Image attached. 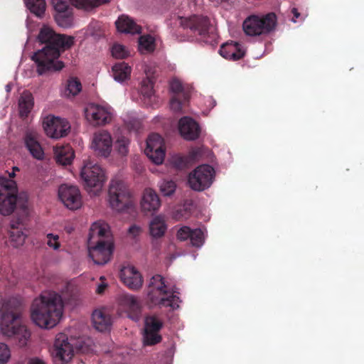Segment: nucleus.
<instances>
[{
	"label": "nucleus",
	"instance_id": "1",
	"mask_svg": "<svg viewBox=\"0 0 364 364\" xmlns=\"http://www.w3.org/2000/svg\"><path fill=\"white\" fill-rule=\"evenodd\" d=\"M38 39L41 43L46 44L32 56V60L37 65L38 73L42 75L60 70L64 67L63 62L58 60L60 52L73 45L74 38L56 34L50 27L43 26L40 30Z\"/></svg>",
	"mask_w": 364,
	"mask_h": 364
},
{
	"label": "nucleus",
	"instance_id": "2",
	"mask_svg": "<svg viewBox=\"0 0 364 364\" xmlns=\"http://www.w3.org/2000/svg\"><path fill=\"white\" fill-rule=\"evenodd\" d=\"M21 303L16 298H4L0 294V333L9 338H14L20 347L26 346L31 333L20 323Z\"/></svg>",
	"mask_w": 364,
	"mask_h": 364
},
{
	"label": "nucleus",
	"instance_id": "3",
	"mask_svg": "<svg viewBox=\"0 0 364 364\" xmlns=\"http://www.w3.org/2000/svg\"><path fill=\"white\" fill-rule=\"evenodd\" d=\"M63 314V302L60 294L46 291L36 298L31 308L33 322L41 328L50 329L60 321Z\"/></svg>",
	"mask_w": 364,
	"mask_h": 364
},
{
	"label": "nucleus",
	"instance_id": "4",
	"mask_svg": "<svg viewBox=\"0 0 364 364\" xmlns=\"http://www.w3.org/2000/svg\"><path fill=\"white\" fill-rule=\"evenodd\" d=\"M113 251L114 243L108 224L101 221L93 223L88 237L90 257L95 264L104 265L110 260Z\"/></svg>",
	"mask_w": 364,
	"mask_h": 364
},
{
	"label": "nucleus",
	"instance_id": "5",
	"mask_svg": "<svg viewBox=\"0 0 364 364\" xmlns=\"http://www.w3.org/2000/svg\"><path fill=\"white\" fill-rule=\"evenodd\" d=\"M178 289L172 285L160 274L154 275L148 284L147 297L152 305L160 308H170L175 310L179 308L181 302L174 294H179Z\"/></svg>",
	"mask_w": 364,
	"mask_h": 364
},
{
	"label": "nucleus",
	"instance_id": "6",
	"mask_svg": "<svg viewBox=\"0 0 364 364\" xmlns=\"http://www.w3.org/2000/svg\"><path fill=\"white\" fill-rule=\"evenodd\" d=\"M108 202L112 209L122 212L134 206L132 194L121 179L111 180L108 191Z\"/></svg>",
	"mask_w": 364,
	"mask_h": 364
},
{
	"label": "nucleus",
	"instance_id": "7",
	"mask_svg": "<svg viewBox=\"0 0 364 364\" xmlns=\"http://www.w3.org/2000/svg\"><path fill=\"white\" fill-rule=\"evenodd\" d=\"M80 177L85 189L90 194H98L107 179L104 168L91 161L85 162L80 171Z\"/></svg>",
	"mask_w": 364,
	"mask_h": 364
},
{
	"label": "nucleus",
	"instance_id": "8",
	"mask_svg": "<svg viewBox=\"0 0 364 364\" xmlns=\"http://www.w3.org/2000/svg\"><path fill=\"white\" fill-rule=\"evenodd\" d=\"M277 25V16L274 13L264 16L252 15L243 22L242 28L246 35L257 36L269 33Z\"/></svg>",
	"mask_w": 364,
	"mask_h": 364
},
{
	"label": "nucleus",
	"instance_id": "9",
	"mask_svg": "<svg viewBox=\"0 0 364 364\" xmlns=\"http://www.w3.org/2000/svg\"><path fill=\"white\" fill-rule=\"evenodd\" d=\"M214 177L215 170L211 166L200 165L189 173L188 184L195 191H203L212 185Z\"/></svg>",
	"mask_w": 364,
	"mask_h": 364
},
{
	"label": "nucleus",
	"instance_id": "10",
	"mask_svg": "<svg viewBox=\"0 0 364 364\" xmlns=\"http://www.w3.org/2000/svg\"><path fill=\"white\" fill-rule=\"evenodd\" d=\"M112 109L108 105L90 103L85 108V116L93 126H102L109 123L112 117Z\"/></svg>",
	"mask_w": 364,
	"mask_h": 364
},
{
	"label": "nucleus",
	"instance_id": "11",
	"mask_svg": "<svg viewBox=\"0 0 364 364\" xmlns=\"http://www.w3.org/2000/svg\"><path fill=\"white\" fill-rule=\"evenodd\" d=\"M51 355L55 364H64L71 360L74 349L65 335L60 333L56 336Z\"/></svg>",
	"mask_w": 364,
	"mask_h": 364
},
{
	"label": "nucleus",
	"instance_id": "12",
	"mask_svg": "<svg viewBox=\"0 0 364 364\" xmlns=\"http://www.w3.org/2000/svg\"><path fill=\"white\" fill-rule=\"evenodd\" d=\"M146 142L145 154L155 164H161L165 157L163 138L159 134L153 133L149 135Z\"/></svg>",
	"mask_w": 364,
	"mask_h": 364
},
{
	"label": "nucleus",
	"instance_id": "13",
	"mask_svg": "<svg viewBox=\"0 0 364 364\" xmlns=\"http://www.w3.org/2000/svg\"><path fill=\"white\" fill-rule=\"evenodd\" d=\"M146 77L142 80L139 90L140 99L144 106L155 107L159 105V100L154 90V73L151 70H144Z\"/></svg>",
	"mask_w": 364,
	"mask_h": 364
},
{
	"label": "nucleus",
	"instance_id": "14",
	"mask_svg": "<svg viewBox=\"0 0 364 364\" xmlns=\"http://www.w3.org/2000/svg\"><path fill=\"white\" fill-rule=\"evenodd\" d=\"M43 129L47 136L52 139H58L68 134L70 125L65 119L55 116H48L44 119Z\"/></svg>",
	"mask_w": 364,
	"mask_h": 364
},
{
	"label": "nucleus",
	"instance_id": "15",
	"mask_svg": "<svg viewBox=\"0 0 364 364\" xmlns=\"http://www.w3.org/2000/svg\"><path fill=\"white\" fill-rule=\"evenodd\" d=\"M178 21L179 24L185 28H190L194 33L198 34L205 43H210L208 39H206V36L209 33V19L207 17L193 16L190 18L178 17Z\"/></svg>",
	"mask_w": 364,
	"mask_h": 364
},
{
	"label": "nucleus",
	"instance_id": "16",
	"mask_svg": "<svg viewBox=\"0 0 364 364\" xmlns=\"http://www.w3.org/2000/svg\"><path fill=\"white\" fill-rule=\"evenodd\" d=\"M58 197L63 205L70 210H77L82 205V196L76 186L61 185L58 189Z\"/></svg>",
	"mask_w": 364,
	"mask_h": 364
},
{
	"label": "nucleus",
	"instance_id": "17",
	"mask_svg": "<svg viewBox=\"0 0 364 364\" xmlns=\"http://www.w3.org/2000/svg\"><path fill=\"white\" fill-rule=\"evenodd\" d=\"M109 0H51L56 13L73 9L71 4L78 9L89 11Z\"/></svg>",
	"mask_w": 364,
	"mask_h": 364
},
{
	"label": "nucleus",
	"instance_id": "18",
	"mask_svg": "<svg viewBox=\"0 0 364 364\" xmlns=\"http://www.w3.org/2000/svg\"><path fill=\"white\" fill-rule=\"evenodd\" d=\"M112 143L111 134L105 130H101L94 134L92 139L91 149L98 155L107 158L111 154Z\"/></svg>",
	"mask_w": 364,
	"mask_h": 364
},
{
	"label": "nucleus",
	"instance_id": "19",
	"mask_svg": "<svg viewBox=\"0 0 364 364\" xmlns=\"http://www.w3.org/2000/svg\"><path fill=\"white\" fill-rule=\"evenodd\" d=\"M144 341L146 345H154L159 343L161 337L158 331L162 327V323L154 316L145 318Z\"/></svg>",
	"mask_w": 364,
	"mask_h": 364
},
{
	"label": "nucleus",
	"instance_id": "20",
	"mask_svg": "<svg viewBox=\"0 0 364 364\" xmlns=\"http://www.w3.org/2000/svg\"><path fill=\"white\" fill-rule=\"evenodd\" d=\"M120 278L123 283L132 290H138L143 285L141 273L132 265L124 266L121 269Z\"/></svg>",
	"mask_w": 364,
	"mask_h": 364
},
{
	"label": "nucleus",
	"instance_id": "21",
	"mask_svg": "<svg viewBox=\"0 0 364 364\" xmlns=\"http://www.w3.org/2000/svg\"><path fill=\"white\" fill-rule=\"evenodd\" d=\"M140 206L141 211L145 214L153 215L161 207V200L159 195L152 188H146L142 194Z\"/></svg>",
	"mask_w": 364,
	"mask_h": 364
},
{
	"label": "nucleus",
	"instance_id": "22",
	"mask_svg": "<svg viewBox=\"0 0 364 364\" xmlns=\"http://www.w3.org/2000/svg\"><path fill=\"white\" fill-rule=\"evenodd\" d=\"M27 234L26 225L22 219H14L11 222L9 230V242L14 247H18L23 245Z\"/></svg>",
	"mask_w": 364,
	"mask_h": 364
},
{
	"label": "nucleus",
	"instance_id": "23",
	"mask_svg": "<svg viewBox=\"0 0 364 364\" xmlns=\"http://www.w3.org/2000/svg\"><path fill=\"white\" fill-rule=\"evenodd\" d=\"M178 130L181 136L188 141L198 139L200 132L198 124L189 117H183L179 120Z\"/></svg>",
	"mask_w": 364,
	"mask_h": 364
},
{
	"label": "nucleus",
	"instance_id": "24",
	"mask_svg": "<svg viewBox=\"0 0 364 364\" xmlns=\"http://www.w3.org/2000/svg\"><path fill=\"white\" fill-rule=\"evenodd\" d=\"M24 144L31 154L36 159L41 161L44 159L43 149L38 141L36 134L32 132H27L24 137Z\"/></svg>",
	"mask_w": 364,
	"mask_h": 364
},
{
	"label": "nucleus",
	"instance_id": "25",
	"mask_svg": "<svg viewBox=\"0 0 364 364\" xmlns=\"http://www.w3.org/2000/svg\"><path fill=\"white\" fill-rule=\"evenodd\" d=\"M3 203L0 205V214L2 215H9L18 205L23 212L26 211V200L25 197H4Z\"/></svg>",
	"mask_w": 364,
	"mask_h": 364
},
{
	"label": "nucleus",
	"instance_id": "26",
	"mask_svg": "<svg viewBox=\"0 0 364 364\" xmlns=\"http://www.w3.org/2000/svg\"><path fill=\"white\" fill-rule=\"evenodd\" d=\"M219 53L226 59L237 60L245 55V50L241 44L231 42L223 44L219 50Z\"/></svg>",
	"mask_w": 364,
	"mask_h": 364
},
{
	"label": "nucleus",
	"instance_id": "27",
	"mask_svg": "<svg viewBox=\"0 0 364 364\" xmlns=\"http://www.w3.org/2000/svg\"><path fill=\"white\" fill-rule=\"evenodd\" d=\"M118 31L129 34H139L141 32V27L127 15L120 16L115 22Z\"/></svg>",
	"mask_w": 364,
	"mask_h": 364
},
{
	"label": "nucleus",
	"instance_id": "28",
	"mask_svg": "<svg viewBox=\"0 0 364 364\" xmlns=\"http://www.w3.org/2000/svg\"><path fill=\"white\" fill-rule=\"evenodd\" d=\"M122 305L129 311V317L137 322L140 319L141 304L138 299L131 294H125L122 298Z\"/></svg>",
	"mask_w": 364,
	"mask_h": 364
},
{
	"label": "nucleus",
	"instance_id": "29",
	"mask_svg": "<svg viewBox=\"0 0 364 364\" xmlns=\"http://www.w3.org/2000/svg\"><path fill=\"white\" fill-rule=\"evenodd\" d=\"M92 320L94 327L101 332L109 331L112 324L111 316L102 310L94 311Z\"/></svg>",
	"mask_w": 364,
	"mask_h": 364
},
{
	"label": "nucleus",
	"instance_id": "30",
	"mask_svg": "<svg viewBox=\"0 0 364 364\" xmlns=\"http://www.w3.org/2000/svg\"><path fill=\"white\" fill-rule=\"evenodd\" d=\"M19 197L16 182L14 180L0 177V205L4 197Z\"/></svg>",
	"mask_w": 364,
	"mask_h": 364
},
{
	"label": "nucleus",
	"instance_id": "31",
	"mask_svg": "<svg viewBox=\"0 0 364 364\" xmlns=\"http://www.w3.org/2000/svg\"><path fill=\"white\" fill-rule=\"evenodd\" d=\"M112 70L114 80L119 83H123L129 79L132 68L127 63L121 62L114 65Z\"/></svg>",
	"mask_w": 364,
	"mask_h": 364
},
{
	"label": "nucleus",
	"instance_id": "32",
	"mask_svg": "<svg viewBox=\"0 0 364 364\" xmlns=\"http://www.w3.org/2000/svg\"><path fill=\"white\" fill-rule=\"evenodd\" d=\"M167 229L164 218L156 215L152 218L149 223V232L153 238H159L164 236Z\"/></svg>",
	"mask_w": 364,
	"mask_h": 364
},
{
	"label": "nucleus",
	"instance_id": "33",
	"mask_svg": "<svg viewBox=\"0 0 364 364\" xmlns=\"http://www.w3.org/2000/svg\"><path fill=\"white\" fill-rule=\"evenodd\" d=\"M56 161L63 166L71 164L74 159V152L70 146L56 147L55 149Z\"/></svg>",
	"mask_w": 364,
	"mask_h": 364
},
{
	"label": "nucleus",
	"instance_id": "34",
	"mask_svg": "<svg viewBox=\"0 0 364 364\" xmlns=\"http://www.w3.org/2000/svg\"><path fill=\"white\" fill-rule=\"evenodd\" d=\"M33 97L29 92H23L18 100L19 113L21 117H26L33 107Z\"/></svg>",
	"mask_w": 364,
	"mask_h": 364
},
{
	"label": "nucleus",
	"instance_id": "35",
	"mask_svg": "<svg viewBox=\"0 0 364 364\" xmlns=\"http://www.w3.org/2000/svg\"><path fill=\"white\" fill-rule=\"evenodd\" d=\"M55 20L59 26L64 28H70L73 23V9L56 13Z\"/></svg>",
	"mask_w": 364,
	"mask_h": 364
},
{
	"label": "nucleus",
	"instance_id": "36",
	"mask_svg": "<svg viewBox=\"0 0 364 364\" xmlns=\"http://www.w3.org/2000/svg\"><path fill=\"white\" fill-rule=\"evenodd\" d=\"M26 8L38 17H41L46 10L45 0H23Z\"/></svg>",
	"mask_w": 364,
	"mask_h": 364
},
{
	"label": "nucleus",
	"instance_id": "37",
	"mask_svg": "<svg viewBox=\"0 0 364 364\" xmlns=\"http://www.w3.org/2000/svg\"><path fill=\"white\" fill-rule=\"evenodd\" d=\"M170 90L173 96H182L184 100H188L189 92L186 90L182 82L178 79H173L170 82Z\"/></svg>",
	"mask_w": 364,
	"mask_h": 364
},
{
	"label": "nucleus",
	"instance_id": "38",
	"mask_svg": "<svg viewBox=\"0 0 364 364\" xmlns=\"http://www.w3.org/2000/svg\"><path fill=\"white\" fill-rule=\"evenodd\" d=\"M154 38L150 35L141 36L139 38V49L141 53H149L154 50Z\"/></svg>",
	"mask_w": 364,
	"mask_h": 364
},
{
	"label": "nucleus",
	"instance_id": "39",
	"mask_svg": "<svg viewBox=\"0 0 364 364\" xmlns=\"http://www.w3.org/2000/svg\"><path fill=\"white\" fill-rule=\"evenodd\" d=\"M206 236V230L201 228H196L192 230L190 240L193 246L200 248L204 242Z\"/></svg>",
	"mask_w": 364,
	"mask_h": 364
},
{
	"label": "nucleus",
	"instance_id": "40",
	"mask_svg": "<svg viewBox=\"0 0 364 364\" xmlns=\"http://www.w3.org/2000/svg\"><path fill=\"white\" fill-rule=\"evenodd\" d=\"M82 90V85L76 78H71L68 80L66 88L64 91V96L71 97L77 95Z\"/></svg>",
	"mask_w": 364,
	"mask_h": 364
},
{
	"label": "nucleus",
	"instance_id": "41",
	"mask_svg": "<svg viewBox=\"0 0 364 364\" xmlns=\"http://www.w3.org/2000/svg\"><path fill=\"white\" fill-rule=\"evenodd\" d=\"M130 139L124 136H120L115 142V149L121 156H126L129 151Z\"/></svg>",
	"mask_w": 364,
	"mask_h": 364
},
{
	"label": "nucleus",
	"instance_id": "42",
	"mask_svg": "<svg viewBox=\"0 0 364 364\" xmlns=\"http://www.w3.org/2000/svg\"><path fill=\"white\" fill-rule=\"evenodd\" d=\"M159 188L164 196H171L176 191V183L171 179H162L159 182Z\"/></svg>",
	"mask_w": 364,
	"mask_h": 364
},
{
	"label": "nucleus",
	"instance_id": "43",
	"mask_svg": "<svg viewBox=\"0 0 364 364\" xmlns=\"http://www.w3.org/2000/svg\"><path fill=\"white\" fill-rule=\"evenodd\" d=\"M105 28L103 24L99 21H92L86 31V33L88 36L93 37L94 38H100L104 35Z\"/></svg>",
	"mask_w": 364,
	"mask_h": 364
},
{
	"label": "nucleus",
	"instance_id": "44",
	"mask_svg": "<svg viewBox=\"0 0 364 364\" xmlns=\"http://www.w3.org/2000/svg\"><path fill=\"white\" fill-rule=\"evenodd\" d=\"M124 124L130 132H138L141 127V122L139 119L135 117L127 115L124 117Z\"/></svg>",
	"mask_w": 364,
	"mask_h": 364
},
{
	"label": "nucleus",
	"instance_id": "45",
	"mask_svg": "<svg viewBox=\"0 0 364 364\" xmlns=\"http://www.w3.org/2000/svg\"><path fill=\"white\" fill-rule=\"evenodd\" d=\"M111 53L113 57L120 59L125 58L129 55L126 47L117 43L112 46Z\"/></svg>",
	"mask_w": 364,
	"mask_h": 364
},
{
	"label": "nucleus",
	"instance_id": "46",
	"mask_svg": "<svg viewBox=\"0 0 364 364\" xmlns=\"http://www.w3.org/2000/svg\"><path fill=\"white\" fill-rule=\"evenodd\" d=\"M187 100H184L182 96H172L170 100V107L175 112L181 111L183 104Z\"/></svg>",
	"mask_w": 364,
	"mask_h": 364
},
{
	"label": "nucleus",
	"instance_id": "47",
	"mask_svg": "<svg viewBox=\"0 0 364 364\" xmlns=\"http://www.w3.org/2000/svg\"><path fill=\"white\" fill-rule=\"evenodd\" d=\"M11 358V350L4 343H0V364H6Z\"/></svg>",
	"mask_w": 364,
	"mask_h": 364
},
{
	"label": "nucleus",
	"instance_id": "48",
	"mask_svg": "<svg viewBox=\"0 0 364 364\" xmlns=\"http://www.w3.org/2000/svg\"><path fill=\"white\" fill-rule=\"evenodd\" d=\"M46 237L48 239V246L55 250H58L60 247V244L59 242V236L55 234L48 233Z\"/></svg>",
	"mask_w": 364,
	"mask_h": 364
},
{
	"label": "nucleus",
	"instance_id": "49",
	"mask_svg": "<svg viewBox=\"0 0 364 364\" xmlns=\"http://www.w3.org/2000/svg\"><path fill=\"white\" fill-rule=\"evenodd\" d=\"M192 229L187 226H183L179 229L177 232V238L180 240H186L190 238Z\"/></svg>",
	"mask_w": 364,
	"mask_h": 364
},
{
	"label": "nucleus",
	"instance_id": "50",
	"mask_svg": "<svg viewBox=\"0 0 364 364\" xmlns=\"http://www.w3.org/2000/svg\"><path fill=\"white\" fill-rule=\"evenodd\" d=\"M202 149L200 148H193L192 149L188 154L189 159L191 161L198 160L199 157L202 154Z\"/></svg>",
	"mask_w": 364,
	"mask_h": 364
},
{
	"label": "nucleus",
	"instance_id": "51",
	"mask_svg": "<svg viewBox=\"0 0 364 364\" xmlns=\"http://www.w3.org/2000/svg\"><path fill=\"white\" fill-rule=\"evenodd\" d=\"M141 232V228L136 225H132L129 228V233L135 238Z\"/></svg>",
	"mask_w": 364,
	"mask_h": 364
},
{
	"label": "nucleus",
	"instance_id": "52",
	"mask_svg": "<svg viewBox=\"0 0 364 364\" xmlns=\"http://www.w3.org/2000/svg\"><path fill=\"white\" fill-rule=\"evenodd\" d=\"M172 163L177 168L182 167L184 164L183 159L181 156H173L172 158Z\"/></svg>",
	"mask_w": 364,
	"mask_h": 364
},
{
	"label": "nucleus",
	"instance_id": "53",
	"mask_svg": "<svg viewBox=\"0 0 364 364\" xmlns=\"http://www.w3.org/2000/svg\"><path fill=\"white\" fill-rule=\"evenodd\" d=\"M291 13L294 15V17L291 18V21L294 23L297 22L296 18H299L301 16L300 13L296 8H293L291 10Z\"/></svg>",
	"mask_w": 364,
	"mask_h": 364
},
{
	"label": "nucleus",
	"instance_id": "54",
	"mask_svg": "<svg viewBox=\"0 0 364 364\" xmlns=\"http://www.w3.org/2000/svg\"><path fill=\"white\" fill-rule=\"evenodd\" d=\"M28 364H46L44 360L38 358H33L30 359Z\"/></svg>",
	"mask_w": 364,
	"mask_h": 364
},
{
	"label": "nucleus",
	"instance_id": "55",
	"mask_svg": "<svg viewBox=\"0 0 364 364\" xmlns=\"http://www.w3.org/2000/svg\"><path fill=\"white\" fill-rule=\"evenodd\" d=\"M106 287H107V284L103 282L98 284V286L97 287V292L99 294L102 293L104 291L105 289L106 288Z\"/></svg>",
	"mask_w": 364,
	"mask_h": 364
},
{
	"label": "nucleus",
	"instance_id": "56",
	"mask_svg": "<svg viewBox=\"0 0 364 364\" xmlns=\"http://www.w3.org/2000/svg\"><path fill=\"white\" fill-rule=\"evenodd\" d=\"M215 6L223 5L226 3L227 0H210Z\"/></svg>",
	"mask_w": 364,
	"mask_h": 364
},
{
	"label": "nucleus",
	"instance_id": "57",
	"mask_svg": "<svg viewBox=\"0 0 364 364\" xmlns=\"http://www.w3.org/2000/svg\"><path fill=\"white\" fill-rule=\"evenodd\" d=\"M209 100H210V102H212L213 107H215V105H216V102L213 99H212L211 97H210Z\"/></svg>",
	"mask_w": 364,
	"mask_h": 364
},
{
	"label": "nucleus",
	"instance_id": "58",
	"mask_svg": "<svg viewBox=\"0 0 364 364\" xmlns=\"http://www.w3.org/2000/svg\"><path fill=\"white\" fill-rule=\"evenodd\" d=\"M11 85H7L6 86V90L7 92H9L11 91Z\"/></svg>",
	"mask_w": 364,
	"mask_h": 364
},
{
	"label": "nucleus",
	"instance_id": "59",
	"mask_svg": "<svg viewBox=\"0 0 364 364\" xmlns=\"http://www.w3.org/2000/svg\"><path fill=\"white\" fill-rule=\"evenodd\" d=\"M178 213H179V210H176V214H175V217L176 219H180V216L178 215Z\"/></svg>",
	"mask_w": 364,
	"mask_h": 364
},
{
	"label": "nucleus",
	"instance_id": "60",
	"mask_svg": "<svg viewBox=\"0 0 364 364\" xmlns=\"http://www.w3.org/2000/svg\"><path fill=\"white\" fill-rule=\"evenodd\" d=\"M181 255H179V254H178V255H173L171 256V259H175L176 257H179V256H181Z\"/></svg>",
	"mask_w": 364,
	"mask_h": 364
}]
</instances>
